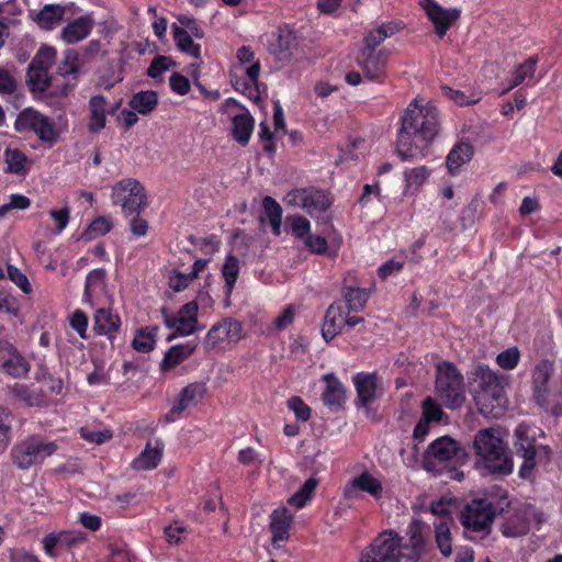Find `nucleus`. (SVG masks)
Instances as JSON below:
<instances>
[{
    "instance_id": "obj_1",
    "label": "nucleus",
    "mask_w": 562,
    "mask_h": 562,
    "mask_svg": "<svg viewBox=\"0 0 562 562\" xmlns=\"http://www.w3.org/2000/svg\"><path fill=\"white\" fill-rule=\"evenodd\" d=\"M439 133V110L432 101L413 99L400 119L396 151L402 160L425 157Z\"/></svg>"
},
{
    "instance_id": "obj_2",
    "label": "nucleus",
    "mask_w": 562,
    "mask_h": 562,
    "mask_svg": "<svg viewBox=\"0 0 562 562\" xmlns=\"http://www.w3.org/2000/svg\"><path fill=\"white\" fill-rule=\"evenodd\" d=\"M468 380L479 413L491 418L503 416L508 401L498 375L487 364L477 362Z\"/></svg>"
},
{
    "instance_id": "obj_3",
    "label": "nucleus",
    "mask_w": 562,
    "mask_h": 562,
    "mask_svg": "<svg viewBox=\"0 0 562 562\" xmlns=\"http://www.w3.org/2000/svg\"><path fill=\"white\" fill-rule=\"evenodd\" d=\"M513 437L514 453L522 460L519 468V476L521 479H529L542 457L550 459L551 448L548 445L538 442V439L544 438L546 434L535 425L520 423L515 428Z\"/></svg>"
},
{
    "instance_id": "obj_4",
    "label": "nucleus",
    "mask_w": 562,
    "mask_h": 562,
    "mask_svg": "<svg viewBox=\"0 0 562 562\" xmlns=\"http://www.w3.org/2000/svg\"><path fill=\"white\" fill-rule=\"evenodd\" d=\"M473 447L484 467L491 473L508 475L513 472L514 461L499 429L485 428L479 430L474 437Z\"/></svg>"
},
{
    "instance_id": "obj_5",
    "label": "nucleus",
    "mask_w": 562,
    "mask_h": 562,
    "mask_svg": "<svg viewBox=\"0 0 562 562\" xmlns=\"http://www.w3.org/2000/svg\"><path fill=\"white\" fill-rule=\"evenodd\" d=\"M435 389L447 408H459L465 402L464 376L453 362L442 361L437 364Z\"/></svg>"
},
{
    "instance_id": "obj_6",
    "label": "nucleus",
    "mask_w": 562,
    "mask_h": 562,
    "mask_svg": "<svg viewBox=\"0 0 562 562\" xmlns=\"http://www.w3.org/2000/svg\"><path fill=\"white\" fill-rule=\"evenodd\" d=\"M57 448L55 441H46L40 435H30L12 447L10 457L18 469L29 470L53 456Z\"/></svg>"
},
{
    "instance_id": "obj_7",
    "label": "nucleus",
    "mask_w": 562,
    "mask_h": 562,
    "mask_svg": "<svg viewBox=\"0 0 562 562\" xmlns=\"http://www.w3.org/2000/svg\"><path fill=\"white\" fill-rule=\"evenodd\" d=\"M402 558V538L394 530H384L361 551L359 562H401Z\"/></svg>"
},
{
    "instance_id": "obj_8",
    "label": "nucleus",
    "mask_w": 562,
    "mask_h": 562,
    "mask_svg": "<svg viewBox=\"0 0 562 562\" xmlns=\"http://www.w3.org/2000/svg\"><path fill=\"white\" fill-rule=\"evenodd\" d=\"M19 132H33L38 139L52 147L60 135V130L56 122L33 109L23 110L14 123Z\"/></svg>"
},
{
    "instance_id": "obj_9",
    "label": "nucleus",
    "mask_w": 562,
    "mask_h": 562,
    "mask_svg": "<svg viewBox=\"0 0 562 562\" xmlns=\"http://www.w3.org/2000/svg\"><path fill=\"white\" fill-rule=\"evenodd\" d=\"M113 205L123 211H142L148 206L144 186L134 178H125L112 187Z\"/></svg>"
},
{
    "instance_id": "obj_10",
    "label": "nucleus",
    "mask_w": 562,
    "mask_h": 562,
    "mask_svg": "<svg viewBox=\"0 0 562 562\" xmlns=\"http://www.w3.org/2000/svg\"><path fill=\"white\" fill-rule=\"evenodd\" d=\"M501 510L486 498L473 499L463 509L461 524L467 530L490 533L493 520Z\"/></svg>"
},
{
    "instance_id": "obj_11",
    "label": "nucleus",
    "mask_w": 562,
    "mask_h": 562,
    "mask_svg": "<svg viewBox=\"0 0 562 562\" xmlns=\"http://www.w3.org/2000/svg\"><path fill=\"white\" fill-rule=\"evenodd\" d=\"M468 458L465 449L449 436H442L434 440L425 452L426 468L438 463H463Z\"/></svg>"
},
{
    "instance_id": "obj_12",
    "label": "nucleus",
    "mask_w": 562,
    "mask_h": 562,
    "mask_svg": "<svg viewBox=\"0 0 562 562\" xmlns=\"http://www.w3.org/2000/svg\"><path fill=\"white\" fill-rule=\"evenodd\" d=\"M221 111L232 116V135L234 139L243 146L248 144L255 124L250 112L233 98L224 101Z\"/></svg>"
},
{
    "instance_id": "obj_13",
    "label": "nucleus",
    "mask_w": 562,
    "mask_h": 562,
    "mask_svg": "<svg viewBox=\"0 0 562 562\" xmlns=\"http://www.w3.org/2000/svg\"><path fill=\"white\" fill-rule=\"evenodd\" d=\"M283 204L285 207L305 211H326L331 204V199L327 192L319 189H294L284 195Z\"/></svg>"
},
{
    "instance_id": "obj_14",
    "label": "nucleus",
    "mask_w": 562,
    "mask_h": 562,
    "mask_svg": "<svg viewBox=\"0 0 562 562\" xmlns=\"http://www.w3.org/2000/svg\"><path fill=\"white\" fill-rule=\"evenodd\" d=\"M198 310V304L194 301L184 304L177 315H170L168 307H161L160 312L165 325L170 329H175L167 338L168 341L172 340L176 336H187L195 331Z\"/></svg>"
},
{
    "instance_id": "obj_15",
    "label": "nucleus",
    "mask_w": 562,
    "mask_h": 562,
    "mask_svg": "<svg viewBox=\"0 0 562 562\" xmlns=\"http://www.w3.org/2000/svg\"><path fill=\"white\" fill-rule=\"evenodd\" d=\"M241 331L243 325L239 321L226 317L210 328L204 338V347L211 350L236 344L241 338Z\"/></svg>"
},
{
    "instance_id": "obj_16",
    "label": "nucleus",
    "mask_w": 562,
    "mask_h": 562,
    "mask_svg": "<svg viewBox=\"0 0 562 562\" xmlns=\"http://www.w3.org/2000/svg\"><path fill=\"white\" fill-rule=\"evenodd\" d=\"M387 59L389 52L386 49H379L378 52L360 49L357 57L364 77L375 82H382L385 79Z\"/></svg>"
},
{
    "instance_id": "obj_17",
    "label": "nucleus",
    "mask_w": 562,
    "mask_h": 562,
    "mask_svg": "<svg viewBox=\"0 0 562 562\" xmlns=\"http://www.w3.org/2000/svg\"><path fill=\"white\" fill-rule=\"evenodd\" d=\"M357 391V406L367 407L383 393L382 380L376 372H359L353 376Z\"/></svg>"
},
{
    "instance_id": "obj_18",
    "label": "nucleus",
    "mask_w": 562,
    "mask_h": 562,
    "mask_svg": "<svg viewBox=\"0 0 562 562\" xmlns=\"http://www.w3.org/2000/svg\"><path fill=\"white\" fill-rule=\"evenodd\" d=\"M237 66L236 71H240L247 76V82L234 81L237 90L248 89L256 86L261 70L260 61L256 58L254 50L249 46H241L236 53Z\"/></svg>"
},
{
    "instance_id": "obj_19",
    "label": "nucleus",
    "mask_w": 562,
    "mask_h": 562,
    "mask_svg": "<svg viewBox=\"0 0 562 562\" xmlns=\"http://www.w3.org/2000/svg\"><path fill=\"white\" fill-rule=\"evenodd\" d=\"M420 5L434 23L436 33L440 37L446 35L448 29L459 16L458 10L446 9L434 0H422Z\"/></svg>"
},
{
    "instance_id": "obj_20",
    "label": "nucleus",
    "mask_w": 562,
    "mask_h": 562,
    "mask_svg": "<svg viewBox=\"0 0 562 562\" xmlns=\"http://www.w3.org/2000/svg\"><path fill=\"white\" fill-rule=\"evenodd\" d=\"M206 393V386L203 382H194L188 384L180 392L177 403L172 406L170 412L166 415L167 420H175V416L180 415L184 409L191 405H196L202 401Z\"/></svg>"
},
{
    "instance_id": "obj_21",
    "label": "nucleus",
    "mask_w": 562,
    "mask_h": 562,
    "mask_svg": "<svg viewBox=\"0 0 562 562\" xmlns=\"http://www.w3.org/2000/svg\"><path fill=\"white\" fill-rule=\"evenodd\" d=\"M0 351L8 356L2 362V369L13 378H24L30 372L29 361L9 341L0 342Z\"/></svg>"
},
{
    "instance_id": "obj_22",
    "label": "nucleus",
    "mask_w": 562,
    "mask_h": 562,
    "mask_svg": "<svg viewBox=\"0 0 562 562\" xmlns=\"http://www.w3.org/2000/svg\"><path fill=\"white\" fill-rule=\"evenodd\" d=\"M94 26L91 14H85L68 22L61 30L59 37L66 44H75L89 36Z\"/></svg>"
},
{
    "instance_id": "obj_23",
    "label": "nucleus",
    "mask_w": 562,
    "mask_h": 562,
    "mask_svg": "<svg viewBox=\"0 0 562 562\" xmlns=\"http://www.w3.org/2000/svg\"><path fill=\"white\" fill-rule=\"evenodd\" d=\"M9 393L29 407H46L49 405L48 396L43 390L26 384L14 383L9 387Z\"/></svg>"
},
{
    "instance_id": "obj_24",
    "label": "nucleus",
    "mask_w": 562,
    "mask_h": 562,
    "mask_svg": "<svg viewBox=\"0 0 562 562\" xmlns=\"http://www.w3.org/2000/svg\"><path fill=\"white\" fill-rule=\"evenodd\" d=\"M402 29V24L395 21L382 23L368 31L363 38L361 50L378 52L376 47L386 38L394 36Z\"/></svg>"
},
{
    "instance_id": "obj_25",
    "label": "nucleus",
    "mask_w": 562,
    "mask_h": 562,
    "mask_svg": "<svg viewBox=\"0 0 562 562\" xmlns=\"http://www.w3.org/2000/svg\"><path fill=\"white\" fill-rule=\"evenodd\" d=\"M345 326V314L340 303H333L327 308L322 326V336L328 342L338 336Z\"/></svg>"
},
{
    "instance_id": "obj_26",
    "label": "nucleus",
    "mask_w": 562,
    "mask_h": 562,
    "mask_svg": "<svg viewBox=\"0 0 562 562\" xmlns=\"http://www.w3.org/2000/svg\"><path fill=\"white\" fill-rule=\"evenodd\" d=\"M324 380L326 387L322 395L323 402L331 411H338L346 401V390L334 374H326Z\"/></svg>"
},
{
    "instance_id": "obj_27",
    "label": "nucleus",
    "mask_w": 562,
    "mask_h": 562,
    "mask_svg": "<svg viewBox=\"0 0 562 562\" xmlns=\"http://www.w3.org/2000/svg\"><path fill=\"white\" fill-rule=\"evenodd\" d=\"M89 122L88 128L91 133H98L106 125V116L111 112L108 109V102L102 95H94L89 101Z\"/></svg>"
},
{
    "instance_id": "obj_28",
    "label": "nucleus",
    "mask_w": 562,
    "mask_h": 562,
    "mask_svg": "<svg viewBox=\"0 0 562 562\" xmlns=\"http://www.w3.org/2000/svg\"><path fill=\"white\" fill-rule=\"evenodd\" d=\"M292 515L288 508H277L271 514L270 530L272 532V543L284 541L289 538V529L292 524Z\"/></svg>"
},
{
    "instance_id": "obj_29",
    "label": "nucleus",
    "mask_w": 562,
    "mask_h": 562,
    "mask_svg": "<svg viewBox=\"0 0 562 562\" xmlns=\"http://www.w3.org/2000/svg\"><path fill=\"white\" fill-rule=\"evenodd\" d=\"M306 248L317 255L327 254L329 257H335L340 246V239L334 234L329 237L310 234L304 240Z\"/></svg>"
},
{
    "instance_id": "obj_30",
    "label": "nucleus",
    "mask_w": 562,
    "mask_h": 562,
    "mask_svg": "<svg viewBox=\"0 0 562 562\" xmlns=\"http://www.w3.org/2000/svg\"><path fill=\"white\" fill-rule=\"evenodd\" d=\"M530 530V521L524 512H515L502 524L501 531L507 538L525 536Z\"/></svg>"
},
{
    "instance_id": "obj_31",
    "label": "nucleus",
    "mask_w": 562,
    "mask_h": 562,
    "mask_svg": "<svg viewBox=\"0 0 562 562\" xmlns=\"http://www.w3.org/2000/svg\"><path fill=\"white\" fill-rule=\"evenodd\" d=\"M196 345L193 342L179 344L170 347L160 363L161 371H169L184 361L195 351Z\"/></svg>"
},
{
    "instance_id": "obj_32",
    "label": "nucleus",
    "mask_w": 562,
    "mask_h": 562,
    "mask_svg": "<svg viewBox=\"0 0 562 562\" xmlns=\"http://www.w3.org/2000/svg\"><path fill=\"white\" fill-rule=\"evenodd\" d=\"M164 451V443L156 441L155 447H151L150 441L147 442L145 450L132 462L135 470H153L158 467Z\"/></svg>"
},
{
    "instance_id": "obj_33",
    "label": "nucleus",
    "mask_w": 562,
    "mask_h": 562,
    "mask_svg": "<svg viewBox=\"0 0 562 562\" xmlns=\"http://www.w3.org/2000/svg\"><path fill=\"white\" fill-rule=\"evenodd\" d=\"M173 41L176 43L177 48L195 59L201 58V45L194 43V36L189 33V31H184V29L180 27L178 24L173 23L172 26Z\"/></svg>"
},
{
    "instance_id": "obj_34",
    "label": "nucleus",
    "mask_w": 562,
    "mask_h": 562,
    "mask_svg": "<svg viewBox=\"0 0 562 562\" xmlns=\"http://www.w3.org/2000/svg\"><path fill=\"white\" fill-rule=\"evenodd\" d=\"M120 326L121 321L117 315H113L111 311L105 308L97 310L93 329L98 335H106L111 339Z\"/></svg>"
},
{
    "instance_id": "obj_35",
    "label": "nucleus",
    "mask_w": 562,
    "mask_h": 562,
    "mask_svg": "<svg viewBox=\"0 0 562 562\" xmlns=\"http://www.w3.org/2000/svg\"><path fill=\"white\" fill-rule=\"evenodd\" d=\"M473 156V148L468 143L457 144L448 154L446 165L451 175H457L460 168L469 162Z\"/></svg>"
},
{
    "instance_id": "obj_36",
    "label": "nucleus",
    "mask_w": 562,
    "mask_h": 562,
    "mask_svg": "<svg viewBox=\"0 0 562 562\" xmlns=\"http://www.w3.org/2000/svg\"><path fill=\"white\" fill-rule=\"evenodd\" d=\"M407 535L409 537L408 543L402 544L403 549H411L409 554H405L408 560L418 562L424 552V537L422 533V526L418 521H413L407 528Z\"/></svg>"
},
{
    "instance_id": "obj_37",
    "label": "nucleus",
    "mask_w": 562,
    "mask_h": 562,
    "mask_svg": "<svg viewBox=\"0 0 562 562\" xmlns=\"http://www.w3.org/2000/svg\"><path fill=\"white\" fill-rule=\"evenodd\" d=\"M65 15V8L59 4H46L36 15V22L43 30L55 29Z\"/></svg>"
},
{
    "instance_id": "obj_38",
    "label": "nucleus",
    "mask_w": 562,
    "mask_h": 562,
    "mask_svg": "<svg viewBox=\"0 0 562 562\" xmlns=\"http://www.w3.org/2000/svg\"><path fill=\"white\" fill-rule=\"evenodd\" d=\"M341 294L349 312L362 311L369 299V292L366 289L347 284L342 286Z\"/></svg>"
},
{
    "instance_id": "obj_39",
    "label": "nucleus",
    "mask_w": 562,
    "mask_h": 562,
    "mask_svg": "<svg viewBox=\"0 0 562 562\" xmlns=\"http://www.w3.org/2000/svg\"><path fill=\"white\" fill-rule=\"evenodd\" d=\"M157 104L158 94L153 90L139 91L128 102L131 109L143 115L153 112Z\"/></svg>"
},
{
    "instance_id": "obj_40",
    "label": "nucleus",
    "mask_w": 562,
    "mask_h": 562,
    "mask_svg": "<svg viewBox=\"0 0 562 562\" xmlns=\"http://www.w3.org/2000/svg\"><path fill=\"white\" fill-rule=\"evenodd\" d=\"M4 159L8 172L25 175L30 170V159L19 149L7 148L4 151Z\"/></svg>"
},
{
    "instance_id": "obj_41",
    "label": "nucleus",
    "mask_w": 562,
    "mask_h": 562,
    "mask_svg": "<svg viewBox=\"0 0 562 562\" xmlns=\"http://www.w3.org/2000/svg\"><path fill=\"white\" fill-rule=\"evenodd\" d=\"M537 63V57H529L524 63L519 64L512 72L509 86L506 91L521 85L527 79H531L535 75Z\"/></svg>"
},
{
    "instance_id": "obj_42",
    "label": "nucleus",
    "mask_w": 562,
    "mask_h": 562,
    "mask_svg": "<svg viewBox=\"0 0 562 562\" xmlns=\"http://www.w3.org/2000/svg\"><path fill=\"white\" fill-rule=\"evenodd\" d=\"M157 330L156 326L139 329L132 341L133 348L143 353L151 351L155 347Z\"/></svg>"
},
{
    "instance_id": "obj_43",
    "label": "nucleus",
    "mask_w": 562,
    "mask_h": 562,
    "mask_svg": "<svg viewBox=\"0 0 562 562\" xmlns=\"http://www.w3.org/2000/svg\"><path fill=\"white\" fill-rule=\"evenodd\" d=\"M353 487L368 492L374 497H380L382 493L381 482L373 477L369 472H363L359 476L355 477L349 488Z\"/></svg>"
},
{
    "instance_id": "obj_44",
    "label": "nucleus",
    "mask_w": 562,
    "mask_h": 562,
    "mask_svg": "<svg viewBox=\"0 0 562 562\" xmlns=\"http://www.w3.org/2000/svg\"><path fill=\"white\" fill-rule=\"evenodd\" d=\"M113 227L112 220L109 216H98L82 233L86 240H92L108 234Z\"/></svg>"
},
{
    "instance_id": "obj_45",
    "label": "nucleus",
    "mask_w": 562,
    "mask_h": 562,
    "mask_svg": "<svg viewBox=\"0 0 562 562\" xmlns=\"http://www.w3.org/2000/svg\"><path fill=\"white\" fill-rule=\"evenodd\" d=\"M429 176L430 170L425 166H419L405 170L404 180L406 183V190L416 191L427 181Z\"/></svg>"
},
{
    "instance_id": "obj_46",
    "label": "nucleus",
    "mask_w": 562,
    "mask_h": 562,
    "mask_svg": "<svg viewBox=\"0 0 562 562\" xmlns=\"http://www.w3.org/2000/svg\"><path fill=\"white\" fill-rule=\"evenodd\" d=\"M317 484V479H307L304 482V484L299 488V491L288 499V503L296 508H303L306 505L307 501L312 497Z\"/></svg>"
},
{
    "instance_id": "obj_47",
    "label": "nucleus",
    "mask_w": 562,
    "mask_h": 562,
    "mask_svg": "<svg viewBox=\"0 0 562 562\" xmlns=\"http://www.w3.org/2000/svg\"><path fill=\"white\" fill-rule=\"evenodd\" d=\"M554 364L548 359H543L538 362L532 372V387H539L544 390L548 386V382L553 373Z\"/></svg>"
},
{
    "instance_id": "obj_48",
    "label": "nucleus",
    "mask_w": 562,
    "mask_h": 562,
    "mask_svg": "<svg viewBox=\"0 0 562 562\" xmlns=\"http://www.w3.org/2000/svg\"><path fill=\"white\" fill-rule=\"evenodd\" d=\"M27 78L33 90L45 91L48 87V69L30 64Z\"/></svg>"
},
{
    "instance_id": "obj_49",
    "label": "nucleus",
    "mask_w": 562,
    "mask_h": 562,
    "mask_svg": "<svg viewBox=\"0 0 562 562\" xmlns=\"http://www.w3.org/2000/svg\"><path fill=\"white\" fill-rule=\"evenodd\" d=\"M441 90H442V94L446 98H448L449 100H451L454 104H457L459 106H467V105L474 104V103L479 102L481 99L480 94L476 92H472L471 94L468 95L461 90H457V89H453V88H450L447 86H443L441 88Z\"/></svg>"
},
{
    "instance_id": "obj_50",
    "label": "nucleus",
    "mask_w": 562,
    "mask_h": 562,
    "mask_svg": "<svg viewBox=\"0 0 562 562\" xmlns=\"http://www.w3.org/2000/svg\"><path fill=\"white\" fill-rule=\"evenodd\" d=\"M436 542L443 557L448 558L451 555V532L447 522H439L436 525Z\"/></svg>"
},
{
    "instance_id": "obj_51",
    "label": "nucleus",
    "mask_w": 562,
    "mask_h": 562,
    "mask_svg": "<svg viewBox=\"0 0 562 562\" xmlns=\"http://www.w3.org/2000/svg\"><path fill=\"white\" fill-rule=\"evenodd\" d=\"M222 273L225 280V284L231 292L236 283L239 273V261L233 255L226 257L223 265Z\"/></svg>"
},
{
    "instance_id": "obj_52",
    "label": "nucleus",
    "mask_w": 562,
    "mask_h": 562,
    "mask_svg": "<svg viewBox=\"0 0 562 562\" xmlns=\"http://www.w3.org/2000/svg\"><path fill=\"white\" fill-rule=\"evenodd\" d=\"M519 359L520 352L518 348L512 347L499 352L496 357V362L504 370H513L517 367Z\"/></svg>"
},
{
    "instance_id": "obj_53",
    "label": "nucleus",
    "mask_w": 562,
    "mask_h": 562,
    "mask_svg": "<svg viewBox=\"0 0 562 562\" xmlns=\"http://www.w3.org/2000/svg\"><path fill=\"white\" fill-rule=\"evenodd\" d=\"M172 66H175V63L169 57L157 56L148 67L147 75L155 80L160 79L162 74L168 71Z\"/></svg>"
},
{
    "instance_id": "obj_54",
    "label": "nucleus",
    "mask_w": 562,
    "mask_h": 562,
    "mask_svg": "<svg viewBox=\"0 0 562 562\" xmlns=\"http://www.w3.org/2000/svg\"><path fill=\"white\" fill-rule=\"evenodd\" d=\"M7 273L9 279L19 286L23 293L30 294L32 292V286L29 282L27 277L16 267L12 265H8Z\"/></svg>"
},
{
    "instance_id": "obj_55",
    "label": "nucleus",
    "mask_w": 562,
    "mask_h": 562,
    "mask_svg": "<svg viewBox=\"0 0 562 562\" xmlns=\"http://www.w3.org/2000/svg\"><path fill=\"white\" fill-rule=\"evenodd\" d=\"M288 407L294 413L297 420L307 422L311 417V408L299 396L290 397Z\"/></svg>"
},
{
    "instance_id": "obj_56",
    "label": "nucleus",
    "mask_w": 562,
    "mask_h": 562,
    "mask_svg": "<svg viewBox=\"0 0 562 562\" xmlns=\"http://www.w3.org/2000/svg\"><path fill=\"white\" fill-rule=\"evenodd\" d=\"M178 25L184 31H189L196 40H201L204 37V32L202 27L198 24L196 20L187 14H180L177 16Z\"/></svg>"
},
{
    "instance_id": "obj_57",
    "label": "nucleus",
    "mask_w": 562,
    "mask_h": 562,
    "mask_svg": "<svg viewBox=\"0 0 562 562\" xmlns=\"http://www.w3.org/2000/svg\"><path fill=\"white\" fill-rule=\"evenodd\" d=\"M55 58L56 50L53 47L44 46L37 52L31 64L45 69H49L54 64Z\"/></svg>"
},
{
    "instance_id": "obj_58",
    "label": "nucleus",
    "mask_w": 562,
    "mask_h": 562,
    "mask_svg": "<svg viewBox=\"0 0 562 562\" xmlns=\"http://www.w3.org/2000/svg\"><path fill=\"white\" fill-rule=\"evenodd\" d=\"M442 414L441 407L431 397L424 400L422 418L428 422H439L441 420Z\"/></svg>"
},
{
    "instance_id": "obj_59",
    "label": "nucleus",
    "mask_w": 562,
    "mask_h": 562,
    "mask_svg": "<svg viewBox=\"0 0 562 562\" xmlns=\"http://www.w3.org/2000/svg\"><path fill=\"white\" fill-rule=\"evenodd\" d=\"M81 437L90 442L101 445L112 438V431L109 429L92 430L88 427L80 429Z\"/></svg>"
},
{
    "instance_id": "obj_60",
    "label": "nucleus",
    "mask_w": 562,
    "mask_h": 562,
    "mask_svg": "<svg viewBox=\"0 0 562 562\" xmlns=\"http://www.w3.org/2000/svg\"><path fill=\"white\" fill-rule=\"evenodd\" d=\"M288 221L291 222L292 233L296 238L304 240L311 234V225L305 217L292 216L289 217Z\"/></svg>"
},
{
    "instance_id": "obj_61",
    "label": "nucleus",
    "mask_w": 562,
    "mask_h": 562,
    "mask_svg": "<svg viewBox=\"0 0 562 562\" xmlns=\"http://www.w3.org/2000/svg\"><path fill=\"white\" fill-rule=\"evenodd\" d=\"M64 544L65 539L63 533H48L43 539L44 550L49 557H56L58 554L56 549L64 547Z\"/></svg>"
},
{
    "instance_id": "obj_62",
    "label": "nucleus",
    "mask_w": 562,
    "mask_h": 562,
    "mask_svg": "<svg viewBox=\"0 0 562 562\" xmlns=\"http://www.w3.org/2000/svg\"><path fill=\"white\" fill-rule=\"evenodd\" d=\"M294 36L291 31L283 30L280 31L277 43L278 49L273 52L279 55V57H284L286 53H289L294 45Z\"/></svg>"
},
{
    "instance_id": "obj_63",
    "label": "nucleus",
    "mask_w": 562,
    "mask_h": 562,
    "mask_svg": "<svg viewBox=\"0 0 562 562\" xmlns=\"http://www.w3.org/2000/svg\"><path fill=\"white\" fill-rule=\"evenodd\" d=\"M169 85L171 90L179 95H186L191 87L189 79L179 72H173L170 76Z\"/></svg>"
},
{
    "instance_id": "obj_64",
    "label": "nucleus",
    "mask_w": 562,
    "mask_h": 562,
    "mask_svg": "<svg viewBox=\"0 0 562 562\" xmlns=\"http://www.w3.org/2000/svg\"><path fill=\"white\" fill-rule=\"evenodd\" d=\"M70 326L81 338H87L88 317L82 311L77 310L72 313L70 316Z\"/></svg>"
}]
</instances>
